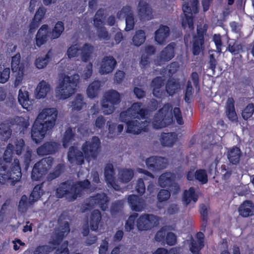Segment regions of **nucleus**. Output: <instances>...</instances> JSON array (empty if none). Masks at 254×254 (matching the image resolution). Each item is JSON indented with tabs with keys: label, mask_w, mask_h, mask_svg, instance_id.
<instances>
[{
	"label": "nucleus",
	"mask_w": 254,
	"mask_h": 254,
	"mask_svg": "<svg viewBox=\"0 0 254 254\" xmlns=\"http://www.w3.org/2000/svg\"><path fill=\"white\" fill-rule=\"evenodd\" d=\"M15 153L13 145L9 143L4 152L3 158H0V183L9 184L14 186L21 178L22 173L19 162L18 159H14L13 163L9 168L8 164L10 163Z\"/></svg>",
	"instance_id": "nucleus-1"
},
{
	"label": "nucleus",
	"mask_w": 254,
	"mask_h": 254,
	"mask_svg": "<svg viewBox=\"0 0 254 254\" xmlns=\"http://www.w3.org/2000/svg\"><path fill=\"white\" fill-rule=\"evenodd\" d=\"M58 111L55 108H45L39 114L31 131V138L35 143H40L47 131L54 127Z\"/></svg>",
	"instance_id": "nucleus-2"
},
{
	"label": "nucleus",
	"mask_w": 254,
	"mask_h": 254,
	"mask_svg": "<svg viewBox=\"0 0 254 254\" xmlns=\"http://www.w3.org/2000/svg\"><path fill=\"white\" fill-rule=\"evenodd\" d=\"M101 142L98 137L93 136L90 140L86 141L82 145L80 151L76 146L69 147L67 152V159L71 164L82 165L84 163V159L97 157L100 148Z\"/></svg>",
	"instance_id": "nucleus-3"
},
{
	"label": "nucleus",
	"mask_w": 254,
	"mask_h": 254,
	"mask_svg": "<svg viewBox=\"0 0 254 254\" xmlns=\"http://www.w3.org/2000/svg\"><path fill=\"white\" fill-rule=\"evenodd\" d=\"M172 110L173 106L170 103L165 104L154 116L152 121L153 127L155 129L162 128L171 125L173 122V114L177 124L183 125L184 122L180 109L174 108L173 113Z\"/></svg>",
	"instance_id": "nucleus-4"
},
{
	"label": "nucleus",
	"mask_w": 254,
	"mask_h": 254,
	"mask_svg": "<svg viewBox=\"0 0 254 254\" xmlns=\"http://www.w3.org/2000/svg\"><path fill=\"white\" fill-rule=\"evenodd\" d=\"M70 231L69 224L67 221L60 226L59 231L52 237L49 244L54 247L47 245H40L37 246L33 252V254H49L51 252L56 249L62 242L64 238L67 235Z\"/></svg>",
	"instance_id": "nucleus-5"
},
{
	"label": "nucleus",
	"mask_w": 254,
	"mask_h": 254,
	"mask_svg": "<svg viewBox=\"0 0 254 254\" xmlns=\"http://www.w3.org/2000/svg\"><path fill=\"white\" fill-rule=\"evenodd\" d=\"M78 74L65 75L56 89V95L59 99H66L73 94L79 83Z\"/></svg>",
	"instance_id": "nucleus-6"
},
{
	"label": "nucleus",
	"mask_w": 254,
	"mask_h": 254,
	"mask_svg": "<svg viewBox=\"0 0 254 254\" xmlns=\"http://www.w3.org/2000/svg\"><path fill=\"white\" fill-rule=\"evenodd\" d=\"M121 101V95L117 91L111 89L107 91L101 101L104 114L106 115L112 114L115 110V106L119 104Z\"/></svg>",
	"instance_id": "nucleus-7"
},
{
	"label": "nucleus",
	"mask_w": 254,
	"mask_h": 254,
	"mask_svg": "<svg viewBox=\"0 0 254 254\" xmlns=\"http://www.w3.org/2000/svg\"><path fill=\"white\" fill-rule=\"evenodd\" d=\"M53 162V158L49 156L35 163L31 172L32 180L36 181L41 180L52 168Z\"/></svg>",
	"instance_id": "nucleus-8"
},
{
	"label": "nucleus",
	"mask_w": 254,
	"mask_h": 254,
	"mask_svg": "<svg viewBox=\"0 0 254 254\" xmlns=\"http://www.w3.org/2000/svg\"><path fill=\"white\" fill-rule=\"evenodd\" d=\"M21 56L17 53L11 58V68L13 72H15V79L14 82L15 87L19 86L23 80L25 71V63L20 62Z\"/></svg>",
	"instance_id": "nucleus-9"
},
{
	"label": "nucleus",
	"mask_w": 254,
	"mask_h": 254,
	"mask_svg": "<svg viewBox=\"0 0 254 254\" xmlns=\"http://www.w3.org/2000/svg\"><path fill=\"white\" fill-rule=\"evenodd\" d=\"M159 218L153 214H144L136 220V226L139 231H146L158 225Z\"/></svg>",
	"instance_id": "nucleus-10"
},
{
	"label": "nucleus",
	"mask_w": 254,
	"mask_h": 254,
	"mask_svg": "<svg viewBox=\"0 0 254 254\" xmlns=\"http://www.w3.org/2000/svg\"><path fill=\"white\" fill-rule=\"evenodd\" d=\"M74 189L73 183L67 180L60 184L56 190V195L59 198L67 197L70 201H74L76 198L74 196Z\"/></svg>",
	"instance_id": "nucleus-11"
},
{
	"label": "nucleus",
	"mask_w": 254,
	"mask_h": 254,
	"mask_svg": "<svg viewBox=\"0 0 254 254\" xmlns=\"http://www.w3.org/2000/svg\"><path fill=\"white\" fill-rule=\"evenodd\" d=\"M190 80H188L185 89V94L184 100L186 102L190 103V99L193 93V88L192 86V82L197 92H199L200 90V78L198 73L196 71L191 72L190 75Z\"/></svg>",
	"instance_id": "nucleus-12"
},
{
	"label": "nucleus",
	"mask_w": 254,
	"mask_h": 254,
	"mask_svg": "<svg viewBox=\"0 0 254 254\" xmlns=\"http://www.w3.org/2000/svg\"><path fill=\"white\" fill-rule=\"evenodd\" d=\"M175 46L176 44L174 42H171L164 48L155 60V64L157 65H161L171 60L175 57Z\"/></svg>",
	"instance_id": "nucleus-13"
},
{
	"label": "nucleus",
	"mask_w": 254,
	"mask_h": 254,
	"mask_svg": "<svg viewBox=\"0 0 254 254\" xmlns=\"http://www.w3.org/2000/svg\"><path fill=\"white\" fill-rule=\"evenodd\" d=\"M206 32V29L199 28L197 29L196 34L193 36L191 51L194 56L198 55L203 49Z\"/></svg>",
	"instance_id": "nucleus-14"
},
{
	"label": "nucleus",
	"mask_w": 254,
	"mask_h": 254,
	"mask_svg": "<svg viewBox=\"0 0 254 254\" xmlns=\"http://www.w3.org/2000/svg\"><path fill=\"white\" fill-rule=\"evenodd\" d=\"M60 144L55 141H47L37 149V153L39 156H45L53 154L59 149Z\"/></svg>",
	"instance_id": "nucleus-15"
},
{
	"label": "nucleus",
	"mask_w": 254,
	"mask_h": 254,
	"mask_svg": "<svg viewBox=\"0 0 254 254\" xmlns=\"http://www.w3.org/2000/svg\"><path fill=\"white\" fill-rule=\"evenodd\" d=\"M165 158L158 156H151L146 159V165L147 168L153 171H160L166 167Z\"/></svg>",
	"instance_id": "nucleus-16"
},
{
	"label": "nucleus",
	"mask_w": 254,
	"mask_h": 254,
	"mask_svg": "<svg viewBox=\"0 0 254 254\" xmlns=\"http://www.w3.org/2000/svg\"><path fill=\"white\" fill-rule=\"evenodd\" d=\"M153 10L149 4L143 0L139 1L138 15L141 20H150L153 18Z\"/></svg>",
	"instance_id": "nucleus-17"
},
{
	"label": "nucleus",
	"mask_w": 254,
	"mask_h": 254,
	"mask_svg": "<svg viewBox=\"0 0 254 254\" xmlns=\"http://www.w3.org/2000/svg\"><path fill=\"white\" fill-rule=\"evenodd\" d=\"M51 34V29L47 24H44L41 26L37 31L35 37V45L40 47L46 44Z\"/></svg>",
	"instance_id": "nucleus-18"
},
{
	"label": "nucleus",
	"mask_w": 254,
	"mask_h": 254,
	"mask_svg": "<svg viewBox=\"0 0 254 254\" xmlns=\"http://www.w3.org/2000/svg\"><path fill=\"white\" fill-rule=\"evenodd\" d=\"M89 202L93 205H98L102 211H106L108 209V198L107 195L104 193H97L91 196Z\"/></svg>",
	"instance_id": "nucleus-19"
},
{
	"label": "nucleus",
	"mask_w": 254,
	"mask_h": 254,
	"mask_svg": "<svg viewBox=\"0 0 254 254\" xmlns=\"http://www.w3.org/2000/svg\"><path fill=\"white\" fill-rule=\"evenodd\" d=\"M170 34V28L167 25L161 24L159 28L155 32V41L159 45L164 44Z\"/></svg>",
	"instance_id": "nucleus-20"
},
{
	"label": "nucleus",
	"mask_w": 254,
	"mask_h": 254,
	"mask_svg": "<svg viewBox=\"0 0 254 254\" xmlns=\"http://www.w3.org/2000/svg\"><path fill=\"white\" fill-rule=\"evenodd\" d=\"M116 64L117 62L113 57L105 56L102 61L100 72L102 74L111 73L115 68Z\"/></svg>",
	"instance_id": "nucleus-21"
},
{
	"label": "nucleus",
	"mask_w": 254,
	"mask_h": 254,
	"mask_svg": "<svg viewBox=\"0 0 254 254\" xmlns=\"http://www.w3.org/2000/svg\"><path fill=\"white\" fill-rule=\"evenodd\" d=\"M120 12L126 16L125 30L129 31L132 30L134 27L135 22L131 6L129 5L124 6Z\"/></svg>",
	"instance_id": "nucleus-22"
},
{
	"label": "nucleus",
	"mask_w": 254,
	"mask_h": 254,
	"mask_svg": "<svg viewBox=\"0 0 254 254\" xmlns=\"http://www.w3.org/2000/svg\"><path fill=\"white\" fill-rule=\"evenodd\" d=\"M127 201L132 210L140 212L143 210L144 200L137 195L131 194L128 195Z\"/></svg>",
	"instance_id": "nucleus-23"
},
{
	"label": "nucleus",
	"mask_w": 254,
	"mask_h": 254,
	"mask_svg": "<svg viewBox=\"0 0 254 254\" xmlns=\"http://www.w3.org/2000/svg\"><path fill=\"white\" fill-rule=\"evenodd\" d=\"M238 211L243 217H248L254 214V203L251 200H245L240 206Z\"/></svg>",
	"instance_id": "nucleus-24"
},
{
	"label": "nucleus",
	"mask_w": 254,
	"mask_h": 254,
	"mask_svg": "<svg viewBox=\"0 0 254 254\" xmlns=\"http://www.w3.org/2000/svg\"><path fill=\"white\" fill-rule=\"evenodd\" d=\"M142 104L140 102H135L133 103L131 107L128 108V111H130L134 116V118L138 119H144L146 118L147 111L146 109L142 108Z\"/></svg>",
	"instance_id": "nucleus-25"
},
{
	"label": "nucleus",
	"mask_w": 254,
	"mask_h": 254,
	"mask_svg": "<svg viewBox=\"0 0 254 254\" xmlns=\"http://www.w3.org/2000/svg\"><path fill=\"white\" fill-rule=\"evenodd\" d=\"M164 79L161 76H156L151 82V87L152 88V94L157 98H161L162 96V91L161 88L164 85Z\"/></svg>",
	"instance_id": "nucleus-26"
},
{
	"label": "nucleus",
	"mask_w": 254,
	"mask_h": 254,
	"mask_svg": "<svg viewBox=\"0 0 254 254\" xmlns=\"http://www.w3.org/2000/svg\"><path fill=\"white\" fill-rule=\"evenodd\" d=\"M242 155L241 149L236 146L230 148L227 153L229 162L233 165H237L239 163Z\"/></svg>",
	"instance_id": "nucleus-27"
},
{
	"label": "nucleus",
	"mask_w": 254,
	"mask_h": 254,
	"mask_svg": "<svg viewBox=\"0 0 254 254\" xmlns=\"http://www.w3.org/2000/svg\"><path fill=\"white\" fill-rule=\"evenodd\" d=\"M177 139L175 132H163L161 135L160 142L163 146L172 147Z\"/></svg>",
	"instance_id": "nucleus-28"
},
{
	"label": "nucleus",
	"mask_w": 254,
	"mask_h": 254,
	"mask_svg": "<svg viewBox=\"0 0 254 254\" xmlns=\"http://www.w3.org/2000/svg\"><path fill=\"white\" fill-rule=\"evenodd\" d=\"M102 220L101 212L98 209L93 210L90 216L89 224L92 231H96Z\"/></svg>",
	"instance_id": "nucleus-29"
},
{
	"label": "nucleus",
	"mask_w": 254,
	"mask_h": 254,
	"mask_svg": "<svg viewBox=\"0 0 254 254\" xmlns=\"http://www.w3.org/2000/svg\"><path fill=\"white\" fill-rule=\"evenodd\" d=\"M93 50L94 47L91 44L87 43L84 44L79 50L81 61L85 63L88 62L91 58Z\"/></svg>",
	"instance_id": "nucleus-30"
},
{
	"label": "nucleus",
	"mask_w": 254,
	"mask_h": 254,
	"mask_svg": "<svg viewBox=\"0 0 254 254\" xmlns=\"http://www.w3.org/2000/svg\"><path fill=\"white\" fill-rule=\"evenodd\" d=\"M142 123V122H139L136 120L127 122L126 132L134 134H139L143 130Z\"/></svg>",
	"instance_id": "nucleus-31"
},
{
	"label": "nucleus",
	"mask_w": 254,
	"mask_h": 254,
	"mask_svg": "<svg viewBox=\"0 0 254 254\" xmlns=\"http://www.w3.org/2000/svg\"><path fill=\"white\" fill-rule=\"evenodd\" d=\"M175 180V177L170 172H165L162 174L158 178L159 186L162 188H168L172 184Z\"/></svg>",
	"instance_id": "nucleus-32"
},
{
	"label": "nucleus",
	"mask_w": 254,
	"mask_h": 254,
	"mask_svg": "<svg viewBox=\"0 0 254 254\" xmlns=\"http://www.w3.org/2000/svg\"><path fill=\"white\" fill-rule=\"evenodd\" d=\"M198 200V195L195 193V189L191 187L188 190H185L183 193V201L189 205L191 201L195 203Z\"/></svg>",
	"instance_id": "nucleus-33"
},
{
	"label": "nucleus",
	"mask_w": 254,
	"mask_h": 254,
	"mask_svg": "<svg viewBox=\"0 0 254 254\" xmlns=\"http://www.w3.org/2000/svg\"><path fill=\"white\" fill-rule=\"evenodd\" d=\"M50 90V85L44 80L41 81L36 89V98L39 99L44 98Z\"/></svg>",
	"instance_id": "nucleus-34"
},
{
	"label": "nucleus",
	"mask_w": 254,
	"mask_h": 254,
	"mask_svg": "<svg viewBox=\"0 0 254 254\" xmlns=\"http://www.w3.org/2000/svg\"><path fill=\"white\" fill-rule=\"evenodd\" d=\"M115 170L112 164L108 163L104 168L105 179L107 184L113 186L115 184Z\"/></svg>",
	"instance_id": "nucleus-35"
},
{
	"label": "nucleus",
	"mask_w": 254,
	"mask_h": 254,
	"mask_svg": "<svg viewBox=\"0 0 254 254\" xmlns=\"http://www.w3.org/2000/svg\"><path fill=\"white\" fill-rule=\"evenodd\" d=\"M90 185V182L87 179L81 181H77L74 183H73L74 198H77V197L81 194V191L83 190L89 189Z\"/></svg>",
	"instance_id": "nucleus-36"
},
{
	"label": "nucleus",
	"mask_w": 254,
	"mask_h": 254,
	"mask_svg": "<svg viewBox=\"0 0 254 254\" xmlns=\"http://www.w3.org/2000/svg\"><path fill=\"white\" fill-rule=\"evenodd\" d=\"M181 88V84L175 79H168L166 84V91L170 96L174 95Z\"/></svg>",
	"instance_id": "nucleus-37"
},
{
	"label": "nucleus",
	"mask_w": 254,
	"mask_h": 254,
	"mask_svg": "<svg viewBox=\"0 0 254 254\" xmlns=\"http://www.w3.org/2000/svg\"><path fill=\"white\" fill-rule=\"evenodd\" d=\"M101 87V82L99 80H94L91 83L87 89V94L88 97L93 99L96 97Z\"/></svg>",
	"instance_id": "nucleus-38"
},
{
	"label": "nucleus",
	"mask_w": 254,
	"mask_h": 254,
	"mask_svg": "<svg viewBox=\"0 0 254 254\" xmlns=\"http://www.w3.org/2000/svg\"><path fill=\"white\" fill-rule=\"evenodd\" d=\"M51 52L49 50L43 57L40 56L36 58L35 61V65L38 69H42L46 67L51 60Z\"/></svg>",
	"instance_id": "nucleus-39"
},
{
	"label": "nucleus",
	"mask_w": 254,
	"mask_h": 254,
	"mask_svg": "<svg viewBox=\"0 0 254 254\" xmlns=\"http://www.w3.org/2000/svg\"><path fill=\"white\" fill-rule=\"evenodd\" d=\"M44 190L42 184L34 187L29 196V203L32 204L37 201L43 194Z\"/></svg>",
	"instance_id": "nucleus-40"
},
{
	"label": "nucleus",
	"mask_w": 254,
	"mask_h": 254,
	"mask_svg": "<svg viewBox=\"0 0 254 254\" xmlns=\"http://www.w3.org/2000/svg\"><path fill=\"white\" fill-rule=\"evenodd\" d=\"M75 132L70 127H68L64 132L63 138V146L66 148L71 143L75 137Z\"/></svg>",
	"instance_id": "nucleus-41"
},
{
	"label": "nucleus",
	"mask_w": 254,
	"mask_h": 254,
	"mask_svg": "<svg viewBox=\"0 0 254 254\" xmlns=\"http://www.w3.org/2000/svg\"><path fill=\"white\" fill-rule=\"evenodd\" d=\"M65 165L63 163L58 164L54 169L53 172L48 174L47 178L48 181H51L58 178L64 171Z\"/></svg>",
	"instance_id": "nucleus-42"
},
{
	"label": "nucleus",
	"mask_w": 254,
	"mask_h": 254,
	"mask_svg": "<svg viewBox=\"0 0 254 254\" xmlns=\"http://www.w3.org/2000/svg\"><path fill=\"white\" fill-rule=\"evenodd\" d=\"M145 40V33L144 30L141 29L136 31L132 39L133 44L136 47H139L143 44Z\"/></svg>",
	"instance_id": "nucleus-43"
},
{
	"label": "nucleus",
	"mask_w": 254,
	"mask_h": 254,
	"mask_svg": "<svg viewBox=\"0 0 254 254\" xmlns=\"http://www.w3.org/2000/svg\"><path fill=\"white\" fill-rule=\"evenodd\" d=\"M84 98L81 94H77L71 102V107L73 110L80 111L85 105Z\"/></svg>",
	"instance_id": "nucleus-44"
},
{
	"label": "nucleus",
	"mask_w": 254,
	"mask_h": 254,
	"mask_svg": "<svg viewBox=\"0 0 254 254\" xmlns=\"http://www.w3.org/2000/svg\"><path fill=\"white\" fill-rule=\"evenodd\" d=\"M200 214L201 217L202 223L201 225V231L204 232L207 224L208 210L206 206L202 204L200 207Z\"/></svg>",
	"instance_id": "nucleus-45"
},
{
	"label": "nucleus",
	"mask_w": 254,
	"mask_h": 254,
	"mask_svg": "<svg viewBox=\"0 0 254 254\" xmlns=\"http://www.w3.org/2000/svg\"><path fill=\"white\" fill-rule=\"evenodd\" d=\"M12 134V130L9 125L5 123L0 124V134L1 136V139L6 141L10 137Z\"/></svg>",
	"instance_id": "nucleus-46"
},
{
	"label": "nucleus",
	"mask_w": 254,
	"mask_h": 254,
	"mask_svg": "<svg viewBox=\"0 0 254 254\" xmlns=\"http://www.w3.org/2000/svg\"><path fill=\"white\" fill-rule=\"evenodd\" d=\"M64 23L61 21H58L53 28L52 31H51L50 34H51V38L55 39L60 37L64 31Z\"/></svg>",
	"instance_id": "nucleus-47"
},
{
	"label": "nucleus",
	"mask_w": 254,
	"mask_h": 254,
	"mask_svg": "<svg viewBox=\"0 0 254 254\" xmlns=\"http://www.w3.org/2000/svg\"><path fill=\"white\" fill-rule=\"evenodd\" d=\"M15 124L19 127L20 132H24L29 126V120L22 117L16 116L14 119Z\"/></svg>",
	"instance_id": "nucleus-48"
},
{
	"label": "nucleus",
	"mask_w": 254,
	"mask_h": 254,
	"mask_svg": "<svg viewBox=\"0 0 254 254\" xmlns=\"http://www.w3.org/2000/svg\"><path fill=\"white\" fill-rule=\"evenodd\" d=\"M105 17V10L102 8H99L93 17L94 26H98L99 25H103Z\"/></svg>",
	"instance_id": "nucleus-49"
},
{
	"label": "nucleus",
	"mask_w": 254,
	"mask_h": 254,
	"mask_svg": "<svg viewBox=\"0 0 254 254\" xmlns=\"http://www.w3.org/2000/svg\"><path fill=\"white\" fill-rule=\"evenodd\" d=\"M97 32V36L100 39L104 40H109L110 38V35L107 29L103 25H99L98 26H94Z\"/></svg>",
	"instance_id": "nucleus-50"
},
{
	"label": "nucleus",
	"mask_w": 254,
	"mask_h": 254,
	"mask_svg": "<svg viewBox=\"0 0 254 254\" xmlns=\"http://www.w3.org/2000/svg\"><path fill=\"white\" fill-rule=\"evenodd\" d=\"M138 214L134 213L130 215L125 223V229L127 232H130L134 228L135 222L136 220Z\"/></svg>",
	"instance_id": "nucleus-51"
},
{
	"label": "nucleus",
	"mask_w": 254,
	"mask_h": 254,
	"mask_svg": "<svg viewBox=\"0 0 254 254\" xmlns=\"http://www.w3.org/2000/svg\"><path fill=\"white\" fill-rule=\"evenodd\" d=\"M195 179L200 182L202 184H205L208 182V176L206 171L204 169H198L195 171Z\"/></svg>",
	"instance_id": "nucleus-52"
},
{
	"label": "nucleus",
	"mask_w": 254,
	"mask_h": 254,
	"mask_svg": "<svg viewBox=\"0 0 254 254\" xmlns=\"http://www.w3.org/2000/svg\"><path fill=\"white\" fill-rule=\"evenodd\" d=\"M14 143L13 149L15 153L17 155H21L25 147L24 140L22 138L16 139Z\"/></svg>",
	"instance_id": "nucleus-53"
},
{
	"label": "nucleus",
	"mask_w": 254,
	"mask_h": 254,
	"mask_svg": "<svg viewBox=\"0 0 254 254\" xmlns=\"http://www.w3.org/2000/svg\"><path fill=\"white\" fill-rule=\"evenodd\" d=\"M202 244L192 239L190 246V250L192 254H201L200 251L204 247Z\"/></svg>",
	"instance_id": "nucleus-54"
},
{
	"label": "nucleus",
	"mask_w": 254,
	"mask_h": 254,
	"mask_svg": "<svg viewBox=\"0 0 254 254\" xmlns=\"http://www.w3.org/2000/svg\"><path fill=\"white\" fill-rule=\"evenodd\" d=\"M18 102L22 105L23 108H26L25 106L28 104L29 101V93L27 91H22V89L19 90Z\"/></svg>",
	"instance_id": "nucleus-55"
},
{
	"label": "nucleus",
	"mask_w": 254,
	"mask_h": 254,
	"mask_svg": "<svg viewBox=\"0 0 254 254\" xmlns=\"http://www.w3.org/2000/svg\"><path fill=\"white\" fill-rule=\"evenodd\" d=\"M133 171L130 169L123 170L120 173V179L123 182L128 183L133 176Z\"/></svg>",
	"instance_id": "nucleus-56"
},
{
	"label": "nucleus",
	"mask_w": 254,
	"mask_h": 254,
	"mask_svg": "<svg viewBox=\"0 0 254 254\" xmlns=\"http://www.w3.org/2000/svg\"><path fill=\"white\" fill-rule=\"evenodd\" d=\"M228 50L234 55H236L244 52L243 46L241 44H238L237 42H234L232 45L231 44H229Z\"/></svg>",
	"instance_id": "nucleus-57"
},
{
	"label": "nucleus",
	"mask_w": 254,
	"mask_h": 254,
	"mask_svg": "<svg viewBox=\"0 0 254 254\" xmlns=\"http://www.w3.org/2000/svg\"><path fill=\"white\" fill-rule=\"evenodd\" d=\"M254 113V105L249 103L242 111V116L245 120H247L252 117Z\"/></svg>",
	"instance_id": "nucleus-58"
},
{
	"label": "nucleus",
	"mask_w": 254,
	"mask_h": 254,
	"mask_svg": "<svg viewBox=\"0 0 254 254\" xmlns=\"http://www.w3.org/2000/svg\"><path fill=\"white\" fill-rule=\"evenodd\" d=\"M171 196L170 191L167 190L161 189L157 194L158 202H163L168 200Z\"/></svg>",
	"instance_id": "nucleus-59"
},
{
	"label": "nucleus",
	"mask_w": 254,
	"mask_h": 254,
	"mask_svg": "<svg viewBox=\"0 0 254 254\" xmlns=\"http://www.w3.org/2000/svg\"><path fill=\"white\" fill-rule=\"evenodd\" d=\"M134 119V116L128 109L126 111H122L120 114V120L122 122L125 123L127 124V122L131 121V119Z\"/></svg>",
	"instance_id": "nucleus-60"
},
{
	"label": "nucleus",
	"mask_w": 254,
	"mask_h": 254,
	"mask_svg": "<svg viewBox=\"0 0 254 254\" xmlns=\"http://www.w3.org/2000/svg\"><path fill=\"white\" fill-rule=\"evenodd\" d=\"M80 48H78L77 44L71 45L67 50V55L69 59L77 57Z\"/></svg>",
	"instance_id": "nucleus-61"
},
{
	"label": "nucleus",
	"mask_w": 254,
	"mask_h": 254,
	"mask_svg": "<svg viewBox=\"0 0 254 254\" xmlns=\"http://www.w3.org/2000/svg\"><path fill=\"white\" fill-rule=\"evenodd\" d=\"M135 190L139 195H143L145 191V186L142 178H139L136 184Z\"/></svg>",
	"instance_id": "nucleus-62"
},
{
	"label": "nucleus",
	"mask_w": 254,
	"mask_h": 254,
	"mask_svg": "<svg viewBox=\"0 0 254 254\" xmlns=\"http://www.w3.org/2000/svg\"><path fill=\"white\" fill-rule=\"evenodd\" d=\"M10 68L9 67L4 68L2 71H0V83H5L9 79L10 76Z\"/></svg>",
	"instance_id": "nucleus-63"
},
{
	"label": "nucleus",
	"mask_w": 254,
	"mask_h": 254,
	"mask_svg": "<svg viewBox=\"0 0 254 254\" xmlns=\"http://www.w3.org/2000/svg\"><path fill=\"white\" fill-rule=\"evenodd\" d=\"M68 242L64 241L62 244L60 248H58L54 254H69L68 249Z\"/></svg>",
	"instance_id": "nucleus-64"
}]
</instances>
